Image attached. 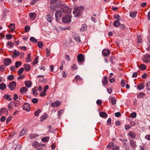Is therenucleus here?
<instances>
[{"instance_id": "0e129e2a", "label": "nucleus", "mask_w": 150, "mask_h": 150, "mask_svg": "<svg viewBox=\"0 0 150 150\" xmlns=\"http://www.w3.org/2000/svg\"><path fill=\"white\" fill-rule=\"evenodd\" d=\"M25 132V130L24 129H23L20 133V136H21L23 135Z\"/></svg>"}, {"instance_id": "393cba45", "label": "nucleus", "mask_w": 150, "mask_h": 150, "mask_svg": "<svg viewBox=\"0 0 150 150\" xmlns=\"http://www.w3.org/2000/svg\"><path fill=\"white\" fill-rule=\"evenodd\" d=\"M25 84L26 87L30 88L31 86L32 83L30 81H27L25 82Z\"/></svg>"}, {"instance_id": "680f3d73", "label": "nucleus", "mask_w": 150, "mask_h": 150, "mask_svg": "<svg viewBox=\"0 0 150 150\" xmlns=\"http://www.w3.org/2000/svg\"><path fill=\"white\" fill-rule=\"evenodd\" d=\"M32 102L34 103H36L38 102V100L36 98H33L32 100Z\"/></svg>"}, {"instance_id": "774afa93", "label": "nucleus", "mask_w": 150, "mask_h": 150, "mask_svg": "<svg viewBox=\"0 0 150 150\" xmlns=\"http://www.w3.org/2000/svg\"><path fill=\"white\" fill-rule=\"evenodd\" d=\"M120 28L121 29V30H123V29L125 28V25L123 24H121L120 23Z\"/></svg>"}, {"instance_id": "6e6d98bb", "label": "nucleus", "mask_w": 150, "mask_h": 150, "mask_svg": "<svg viewBox=\"0 0 150 150\" xmlns=\"http://www.w3.org/2000/svg\"><path fill=\"white\" fill-rule=\"evenodd\" d=\"M147 89L148 91H150V82H148L146 84Z\"/></svg>"}, {"instance_id": "3c124183", "label": "nucleus", "mask_w": 150, "mask_h": 150, "mask_svg": "<svg viewBox=\"0 0 150 150\" xmlns=\"http://www.w3.org/2000/svg\"><path fill=\"white\" fill-rule=\"evenodd\" d=\"M121 86L122 87H124L125 85V81L124 79H122L121 81Z\"/></svg>"}, {"instance_id": "9d476101", "label": "nucleus", "mask_w": 150, "mask_h": 150, "mask_svg": "<svg viewBox=\"0 0 150 150\" xmlns=\"http://www.w3.org/2000/svg\"><path fill=\"white\" fill-rule=\"evenodd\" d=\"M61 102L58 101H56L55 102L52 103L51 105V106L53 107H55L59 106L61 104Z\"/></svg>"}, {"instance_id": "6e6552de", "label": "nucleus", "mask_w": 150, "mask_h": 150, "mask_svg": "<svg viewBox=\"0 0 150 150\" xmlns=\"http://www.w3.org/2000/svg\"><path fill=\"white\" fill-rule=\"evenodd\" d=\"M110 53V51L107 49H103L102 51V54L105 56L108 55Z\"/></svg>"}, {"instance_id": "603ef678", "label": "nucleus", "mask_w": 150, "mask_h": 150, "mask_svg": "<svg viewBox=\"0 0 150 150\" xmlns=\"http://www.w3.org/2000/svg\"><path fill=\"white\" fill-rule=\"evenodd\" d=\"M137 114L136 112H132L130 114V117L132 118H134L136 116Z\"/></svg>"}, {"instance_id": "f03ea898", "label": "nucleus", "mask_w": 150, "mask_h": 150, "mask_svg": "<svg viewBox=\"0 0 150 150\" xmlns=\"http://www.w3.org/2000/svg\"><path fill=\"white\" fill-rule=\"evenodd\" d=\"M62 21L64 23H67L71 22V17L68 15H65L63 18Z\"/></svg>"}, {"instance_id": "e2e57ef3", "label": "nucleus", "mask_w": 150, "mask_h": 150, "mask_svg": "<svg viewBox=\"0 0 150 150\" xmlns=\"http://www.w3.org/2000/svg\"><path fill=\"white\" fill-rule=\"evenodd\" d=\"M137 38H138V41H137V43H141L142 40V38H140V36H139L138 35L137 36Z\"/></svg>"}, {"instance_id": "58836bf2", "label": "nucleus", "mask_w": 150, "mask_h": 150, "mask_svg": "<svg viewBox=\"0 0 150 150\" xmlns=\"http://www.w3.org/2000/svg\"><path fill=\"white\" fill-rule=\"evenodd\" d=\"M74 40L77 42L80 43L81 40H80V38L79 36H76L74 37Z\"/></svg>"}, {"instance_id": "4d7b16f0", "label": "nucleus", "mask_w": 150, "mask_h": 150, "mask_svg": "<svg viewBox=\"0 0 150 150\" xmlns=\"http://www.w3.org/2000/svg\"><path fill=\"white\" fill-rule=\"evenodd\" d=\"M76 81V82L81 80V78L78 75H77L75 77Z\"/></svg>"}, {"instance_id": "5701e85b", "label": "nucleus", "mask_w": 150, "mask_h": 150, "mask_svg": "<svg viewBox=\"0 0 150 150\" xmlns=\"http://www.w3.org/2000/svg\"><path fill=\"white\" fill-rule=\"evenodd\" d=\"M138 89L139 90L143 89L144 88V83H140L137 86Z\"/></svg>"}, {"instance_id": "f257e3e1", "label": "nucleus", "mask_w": 150, "mask_h": 150, "mask_svg": "<svg viewBox=\"0 0 150 150\" xmlns=\"http://www.w3.org/2000/svg\"><path fill=\"white\" fill-rule=\"evenodd\" d=\"M83 10L82 7L81 6L75 8L73 11L74 17H79L81 16L82 11Z\"/></svg>"}, {"instance_id": "7ed1b4c3", "label": "nucleus", "mask_w": 150, "mask_h": 150, "mask_svg": "<svg viewBox=\"0 0 150 150\" xmlns=\"http://www.w3.org/2000/svg\"><path fill=\"white\" fill-rule=\"evenodd\" d=\"M62 13L61 10H58L56 11L55 13V16L57 21H59L61 20V16L62 15Z\"/></svg>"}, {"instance_id": "2eb2a0df", "label": "nucleus", "mask_w": 150, "mask_h": 150, "mask_svg": "<svg viewBox=\"0 0 150 150\" xmlns=\"http://www.w3.org/2000/svg\"><path fill=\"white\" fill-rule=\"evenodd\" d=\"M28 89L26 87H23L20 89V92L21 93H23L24 92H26L27 91Z\"/></svg>"}, {"instance_id": "4c0bfd02", "label": "nucleus", "mask_w": 150, "mask_h": 150, "mask_svg": "<svg viewBox=\"0 0 150 150\" xmlns=\"http://www.w3.org/2000/svg\"><path fill=\"white\" fill-rule=\"evenodd\" d=\"M38 46L40 48H42L43 46V43L42 42L39 41L38 43Z\"/></svg>"}, {"instance_id": "338daca9", "label": "nucleus", "mask_w": 150, "mask_h": 150, "mask_svg": "<svg viewBox=\"0 0 150 150\" xmlns=\"http://www.w3.org/2000/svg\"><path fill=\"white\" fill-rule=\"evenodd\" d=\"M125 129L127 130L130 128V126L129 125H126L125 126Z\"/></svg>"}, {"instance_id": "69168bd1", "label": "nucleus", "mask_w": 150, "mask_h": 150, "mask_svg": "<svg viewBox=\"0 0 150 150\" xmlns=\"http://www.w3.org/2000/svg\"><path fill=\"white\" fill-rule=\"evenodd\" d=\"M138 73L137 72H134L132 76V78H136L137 76Z\"/></svg>"}, {"instance_id": "f704fd0d", "label": "nucleus", "mask_w": 150, "mask_h": 150, "mask_svg": "<svg viewBox=\"0 0 150 150\" xmlns=\"http://www.w3.org/2000/svg\"><path fill=\"white\" fill-rule=\"evenodd\" d=\"M146 66L143 64H141L139 67V68L142 70H144L146 69Z\"/></svg>"}, {"instance_id": "412c9836", "label": "nucleus", "mask_w": 150, "mask_h": 150, "mask_svg": "<svg viewBox=\"0 0 150 150\" xmlns=\"http://www.w3.org/2000/svg\"><path fill=\"white\" fill-rule=\"evenodd\" d=\"M6 87V85L4 83H1L0 84V89L1 90H4Z\"/></svg>"}, {"instance_id": "f8f14e48", "label": "nucleus", "mask_w": 150, "mask_h": 150, "mask_svg": "<svg viewBox=\"0 0 150 150\" xmlns=\"http://www.w3.org/2000/svg\"><path fill=\"white\" fill-rule=\"evenodd\" d=\"M32 146L35 148H37L40 146V145L39 144L38 142L35 141L32 143Z\"/></svg>"}, {"instance_id": "864d4df0", "label": "nucleus", "mask_w": 150, "mask_h": 150, "mask_svg": "<svg viewBox=\"0 0 150 150\" xmlns=\"http://www.w3.org/2000/svg\"><path fill=\"white\" fill-rule=\"evenodd\" d=\"M13 102H11L8 105V108L9 109V110H10V109L11 108L12 106L13 105Z\"/></svg>"}, {"instance_id": "9b49d317", "label": "nucleus", "mask_w": 150, "mask_h": 150, "mask_svg": "<svg viewBox=\"0 0 150 150\" xmlns=\"http://www.w3.org/2000/svg\"><path fill=\"white\" fill-rule=\"evenodd\" d=\"M8 113V112L7 110L5 108H2L0 110V116L2 115L3 113H6V115H7Z\"/></svg>"}, {"instance_id": "ea45409f", "label": "nucleus", "mask_w": 150, "mask_h": 150, "mask_svg": "<svg viewBox=\"0 0 150 150\" xmlns=\"http://www.w3.org/2000/svg\"><path fill=\"white\" fill-rule=\"evenodd\" d=\"M38 57L37 56L34 59V61L33 63V65L37 64L38 62Z\"/></svg>"}, {"instance_id": "72a5a7b5", "label": "nucleus", "mask_w": 150, "mask_h": 150, "mask_svg": "<svg viewBox=\"0 0 150 150\" xmlns=\"http://www.w3.org/2000/svg\"><path fill=\"white\" fill-rule=\"evenodd\" d=\"M145 94L143 93H139L137 96L138 98H144V96L145 95Z\"/></svg>"}, {"instance_id": "6ab92c4d", "label": "nucleus", "mask_w": 150, "mask_h": 150, "mask_svg": "<svg viewBox=\"0 0 150 150\" xmlns=\"http://www.w3.org/2000/svg\"><path fill=\"white\" fill-rule=\"evenodd\" d=\"M9 12L6 10H5L3 11V17H4V18H5L6 17V16L8 15L9 14Z\"/></svg>"}, {"instance_id": "5fc2aeb1", "label": "nucleus", "mask_w": 150, "mask_h": 150, "mask_svg": "<svg viewBox=\"0 0 150 150\" xmlns=\"http://www.w3.org/2000/svg\"><path fill=\"white\" fill-rule=\"evenodd\" d=\"M21 147V145L20 144H18L15 148V150H19Z\"/></svg>"}, {"instance_id": "e433bc0d", "label": "nucleus", "mask_w": 150, "mask_h": 150, "mask_svg": "<svg viewBox=\"0 0 150 150\" xmlns=\"http://www.w3.org/2000/svg\"><path fill=\"white\" fill-rule=\"evenodd\" d=\"M143 59H150V55L144 54L143 57Z\"/></svg>"}, {"instance_id": "c756f323", "label": "nucleus", "mask_w": 150, "mask_h": 150, "mask_svg": "<svg viewBox=\"0 0 150 150\" xmlns=\"http://www.w3.org/2000/svg\"><path fill=\"white\" fill-rule=\"evenodd\" d=\"M20 53L19 52L17 51L16 50H14V51L13 52V54L12 55V56L15 57L18 56L20 55Z\"/></svg>"}, {"instance_id": "aec40b11", "label": "nucleus", "mask_w": 150, "mask_h": 150, "mask_svg": "<svg viewBox=\"0 0 150 150\" xmlns=\"http://www.w3.org/2000/svg\"><path fill=\"white\" fill-rule=\"evenodd\" d=\"M102 82L104 85H106L108 83V82L106 76L104 77L102 81Z\"/></svg>"}, {"instance_id": "c03bdc74", "label": "nucleus", "mask_w": 150, "mask_h": 150, "mask_svg": "<svg viewBox=\"0 0 150 150\" xmlns=\"http://www.w3.org/2000/svg\"><path fill=\"white\" fill-rule=\"evenodd\" d=\"M41 112L40 109H38L34 113V115L36 116H38L39 114Z\"/></svg>"}, {"instance_id": "09e8293b", "label": "nucleus", "mask_w": 150, "mask_h": 150, "mask_svg": "<svg viewBox=\"0 0 150 150\" xmlns=\"http://www.w3.org/2000/svg\"><path fill=\"white\" fill-rule=\"evenodd\" d=\"M7 44L10 46L11 48L13 47L14 45V43H12L11 42H7Z\"/></svg>"}, {"instance_id": "473e14b6", "label": "nucleus", "mask_w": 150, "mask_h": 150, "mask_svg": "<svg viewBox=\"0 0 150 150\" xmlns=\"http://www.w3.org/2000/svg\"><path fill=\"white\" fill-rule=\"evenodd\" d=\"M8 28H10L12 31L14 30L15 28V24L14 23H11L9 26H8Z\"/></svg>"}, {"instance_id": "8fccbe9b", "label": "nucleus", "mask_w": 150, "mask_h": 150, "mask_svg": "<svg viewBox=\"0 0 150 150\" xmlns=\"http://www.w3.org/2000/svg\"><path fill=\"white\" fill-rule=\"evenodd\" d=\"M30 40L31 41L34 42L36 43L37 42V40L34 37H31L30 38Z\"/></svg>"}, {"instance_id": "1a4fd4ad", "label": "nucleus", "mask_w": 150, "mask_h": 150, "mask_svg": "<svg viewBox=\"0 0 150 150\" xmlns=\"http://www.w3.org/2000/svg\"><path fill=\"white\" fill-rule=\"evenodd\" d=\"M11 62V61L10 58H6L4 60V64L6 66L8 65Z\"/></svg>"}, {"instance_id": "a211bd4d", "label": "nucleus", "mask_w": 150, "mask_h": 150, "mask_svg": "<svg viewBox=\"0 0 150 150\" xmlns=\"http://www.w3.org/2000/svg\"><path fill=\"white\" fill-rule=\"evenodd\" d=\"M47 117L48 115H47V114L45 113L43 116H42L40 117V119H41V121L43 122Z\"/></svg>"}, {"instance_id": "13d9d810", "label": "nucleus", "mask_w": 150, "mask_h": 150, "mask_svg": "<svg viewBox=\"0 0 150 150\" xmlns=\"http://www.w3.org/2000/svg\"><path fill=\"white\" fill-rule=\"evenodd\" d=\"M7 78L8 79L10 80H13L14 79V76L13 75L11 74L8 76Z\"/></svg>"}, {"instance_id": "b1692460", "label": "nucleus", "mask_w": 150, "mask_h": 150, "mask_svg": "<svg viewBox=\"0 0 150 150\" xmlns=\"http://www.w3.org/2000/svg\"><path fill=\"white\" fill-rule=\"evenodd\" d=\"M129 136L132 138H134L136 137V134L132 132H130L128 134Z\"/></svg>"}, {"instance_id": "a19ab883", "label": "nucleus", "mask_w": 150, "mask_h": 150, "mask_svg": "<svg viewBox=\"0 0 150 150\" xmlns=\"http://www.w3.org/2000/svg\"><path fill=\"white\" fill-rule=\"evenodd\" d=\"M25 32H28L30 29V27L29 25H26L25 28Z\"/></svg>"}, {"instance_id": "052dcab7", "label": "nucleus", "mask_w": 150, "mask_h": 150, "mask_svg": "<svg viewBox=\"0 0 150 150\" xmlns=\"http://www.w3.org/2000/svg\"><path fill=\"white\" fill-rule=\"evenodd\" d=\"M115 116L117 117H119L120 116L121 114L120 112H116L115 113Z\"/></svg>"}, {"instance_id": "20e7f679", "label": "nucleus", "mask_w": 150, "mask_h": 150, "mask_svg": "<svg viewBox=\"0 0 150 150\" xmlns=\"http://www.w3.org/2000/svg\"><path fill=\"white\" fill-rule=\"evenodd\" d=\"M61 11L62 13H67L71 12V10L70 8H68L67 6H65L63 8H62L61 9Z\"/></svg>"}, {"instance_id": "bb28decb", "label": "nucleus", "mask_w": 150, "mask_h": 150, "mask_svg": "<svg viewBox=\"0 0 150 150\" xmlns=\"http://www.w3.org/2000/svg\"><path fill=\"white\" fill-rule=\"evenodd\" d=\"M120 25V23L119 21L118 20L116 21L115 22L113 23V25L115 26L116 27H119Z\"/></svg>"}, {"instance_id": "37998d69", "label": "nucleus", "mask_w": 150, "mask_h": 150, "mask_svg": "<svg viewBox=\"0 0 150 150\" xmlns=\"http://www.w3.org/2000/svg\"><path fill=\"white\" fill-rule=\"evenodd\" d=\"M113 17H114V18L115 19H117V20L118 21H120L121 20V18H120V16L119 15H114L113 16Z\"/></svg>"}, {"instance_id": "f3484780", "label": "nucleus", "mask_w": 150, "mask_h": 150, "mask_svg": "<svg viewBox=\"0 0 150 150\" xmlns=\"http://www.w3.org/2000/svg\"><path fill=\"white\" fill-rule=\"evenodd\" d=\"M130 144L132 147L134 148L136 146V141L133 140H131L130 141Z\"/></svg>"}, {"instance_id": "423d86ee", "label": "nucleus", "mask_w": 150, "mask_h": 150, "mask_svg": "<svg viewBox=\"0 0 150 150\" xmlns=\"http://www.w3.org/2000/svg\"><path fill=\"white\" fill-rule=\"evenodd\" d=\"M77 59L79 62H82L84 60V56L81 54H79L78 55Z\"/></svg>"}, {"instance_id": "4468645a", "label": "nucleus", "mask_w": 150, "mask_h": 150, "mask_svg": "<svg viewBox=\"0 0 150 150\" xmlns=\"http://www.w3.org/2000/svg\"><path fill=\"white\" fill-rule=\"evenodd\" d=\"M29 16L30 19L31 20H33L36 17V14L34 13H31L29 14Z\"/></svg>"}, {"instance_id": "dca6fc26", "label": "nucleus", "mask_w": 150, "mask_h": 150, "mask_svg": "<svg viewBox=\"0 0 150 150\" xmlns=\"http://www.w3.org/2000/svg\"><path fill=\"white\" fill-rule=\"evenodd\" d=\"M25 69L26 71H29L30 69V66L28 64H25L24 65Z\"/></svg>"}, {"instance_id": "a18cd8bd", "label": "nucleus", "mask_w": 150, "mask_h": 150, "mask_svg": "<svg viewBox=\"0 0 150 150\" xmlns=\"http://www.w3.org/2000/svg\"><path fill=\"white\" fill-rule=\"evenodd\" d=\"M49 137H43L41 139V140L43 142H46L48 141L47 139H49Z\"/></svg>"}, {"instance_id": "cd10ccee", "label": "nucleus", "mask_w": 150, "mask_h": 150, "mask_svg": "<svg viewBox=\"0 0 150 150\" xmlns=\"http://www.w3.org/2000/svg\"><path fill=\"white\" fill-rule=\"evenodd\" d=\"M137 13V12L136 11H135L133 12H131L130 13V16L131 17L134 18L136 16Z\"/></svg>"}, {"instance_id": "c85d7f7f", "label": "nucleus", "mask_w": 150, "mask_h": 150, "mask_svg": "<svg viewBox=\"0 0 150 150\" xmlns=\"http://www.w3.org/2000/svg\"><path fill=\"white\" fill-rule=\"evenodd\" d=\"M24 70V69L22 67L18 71V74L19 76L21 75L23 73Z\"/></svg>"}, {"instance_id": "2f4dec72", "label": "nucleus", "mask_w": 150, "mask_h": 150, "mask_svg": "<svg viewBox=\"0 0 150 150\" xmlns=\"http://www.w3.org/2000/svg\"><path fill=\"white\" fill-rule=\"evenodd\" d=\"M36 87H35L34 88L32 89L33 91V93L34 95H38L37 91L35 88H36Z\"/></svg>"}, {"instance_id": "39448f33", "label": "nucleus", "mask_w": 150, "mask_h": 150, "mask_svg": "<svg viewBox=\"0 0 150 150\" xmlns=\"http://www.w3.org/2000/svg\"><path fill=\"white\" fill-rule=\"evenodd\" d=\"M16 82L14 81L10 83L9 85L8 86V87L11 91L13 90L14 88H16Z\"/></svg>"}, {"instance_id": "bf43d9fd", "label": "nucleus", "mask_w": 150, "mask_h": 150, "mask_svg": "<svg viewBox=\"0 0 150 150\" xmlns=\"http://www.w3.org/2000/svg\"><path fill=\"white\" fill-rule=\"evenodd\" d=\"M6 36V39L8 40H10L12 38V35L10 34L7 35Z\"/></svg>"}, {"instance_id": "de8ad7c7", "label": "nucleus", "mask_w": 150, "mask_h": 150, "mask_svg": "<svg viewBox=\"0 0 150 150\" xmlns=\"http://www.w3.org/2000/svg\"><path fill=\"white\" fill-rule=\"evenodd\" d=\"M111 146H112V147H114V145L112 143L110 142L109 144L107 146V147L109 149H110Z\"/></svg>"}, {"instance_id": "c9c22d12", "label": "nucleus", "mask_w": 150, "mask_h": 150, "mask_svg": "<svg viewBox=\"0 0 150 150\" xmlns=\"http://www.w3.org/2000/svg\"><path fill=\"white\" fill-rule=\"evenodd\" d=\"M46 18L47 19V20L48 21L50 22H52V19L50 17V16L49 14H47L46 17Z\"/></svg>"}, {"instance_id": "49530a36", "label": "nucleus", "mask_w": 150, "mask_h": 150, "mask_svg": "<svg viewBox=\"0 0 150 150\" xmlns=\"http://www.w3.org/2000/svg\"><path fill=\"white\" fill-rule=\"evenodd\" d=\"M30 53H29L28 54L27 57H28V58H27V62H30L31 61V59H30Z\"/></svg>"}, {"instance_id": "79ce46f5", "label": "nucleus", "mask_w": 150, "mask_h": 150, "mask_svg": "<svg viewBox=\"0 0 150 150\" xmlns=\"http://www.w3.org/2000/svg\"><path fill=\"white\" fill-rule=\"evenodd\" d=\"M22 63L21 62H18L16 63L15 67L16 68H18L19 66L21 65Z\"/></svg>"}, {"instance_id": "7c9ffc66", "label": "nucleus", "mask_w": 150, "mask_h": 150, "mask_svg": "<svg viewBox=\"0 0 150 150\" xmlns=\"http://www.w3.org/2000/svg\"><path fill=\"white\" fill-rule=\"evenodd\" d=\"M100 116L101 117H106L107 116V114L104 112H101L100 113Z\"/></svg>"}, {"instance_id": "0eeeda50", "label": "nucleus", "mask_w": 150, "mask_h": 150, "mask_svg": "<svg viewBox=\"0 0 150 150\" xmlns=\"http://www.w3.org/2000/svg\"><path fill=\"white\" fill-rule=\"evenodd\" d=\"M30 108V104L28 103H24L23 105V109L24 110L28 111H29Z\"/></svg>"}, {"instance_id": "4be33fe9", "label": "nucleus", "mask_w": 150, "mask_h": 150, "mask_svg": "<svg viewBox=\"0 0 150 150\" xmlns=\"http://www.w3.org/2000/svg\"><path fill=\"white\" fill-rule=\"evenodd\" d=\"M86 25L85 24H84L82 25L81 28L80 29V30L82 31H83L84 30H86Z\"/></svg>"}, {"instance_id": "ddd939ff", "label": "nucleus", "mask_w": 150, "mask_h": 150, "mask_svg": "<svg viewBox=\"0 0 150 150\" xmlns=\"http://www.w3.org/2000/svg\"><path fill=\"white\" fill-rule=\"evenodd\" d=\"M59 6V5H57V4H54V5H52V4L50 6V8L51 9L55 11L58 8Z\"/></svg>"}, {"instance_id": "a878e982", "label": "nucleus", "mask_w": 150, "mask_h": 150, "mask_svg": "<svg viewBox=\"0 0 150 150\" xmlns=\"http://www.w3.org/2000/svg\"><path fill=\"white\" fill-rule=\"evenodd\" d=\"M110 100L111 101V103L112 105L115 104L116 103V100L115 98L113 97H111L110 98Z\"/></svg>"}]
</instances>
